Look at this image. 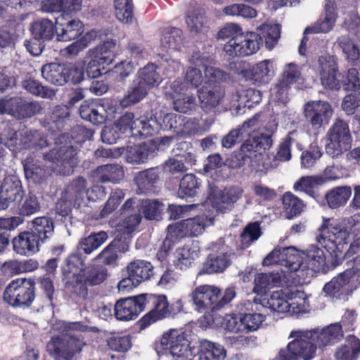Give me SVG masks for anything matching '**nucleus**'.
Masks as SVG:
<instances>
[{
    "label": "nucleus",
    "mask_w": 360,
    "mask_h": 360,
    "mask_svg": "<svg viewBox=\"0 0 360 360\" xmlns=\"http://www.w3.org/2000/svg\"><path fill=\"white\" fill-rule=\"evenodd\" d=\"M124 175L122 167L118 165H102L91 172V176L94 181L100 183L117 184L123 179Z\"/></svg>",
    "instance_id": "4be33fe9"
},
{
    "label": "nucleus",
    "mask_w": 360,
    "mask_h": 360,
    "mask_svg": "<svg viewBox=\"0 0 360 360\" xmlns=\"http://www.w3.org/2000/svg\"><path fill=\"white\" fill-rule=\"evenodd\" d=\"M183 224L187 237H194L201 234L205 227L212 225L214 220L206 216H198L184 220Z\"/></svg>",
    "instance_id": "c9c22d12"
},
{
    "label": "nucleus",
    "mask_w": 360,
    "mask_h": 360,
    "mask_svg": "<svg viewBox=\"0 0 360 360\" xmlns=\"http://www.w3.org/2000/svg\"><path fill=\"white\" fill-rule=\"evenodd\" d=\"M271 70L272 66L270 60H263L253 67L250 79L260 84L268 83L270 79Z\"/></svg>",
    "instance_id": "8fccbe9b"
},
{
    "label": "nucleus",
    "mask_w": 360,
    "mask_h": 360,
    "mask_svg": "<svg viewBox=\"0 0 360 360\" xmlns=\"http://www.w3.org/2000/svg\"><path fill=\"white\" fill-rule=\"evenodd\" d=\"M307 264L306 269L319 271L323 269L326 264V256L323 251L315 245H311L307 251Z\"/></svg>",
    "instance_id": "37998d69"
},
{
    "label": "nucleus",
    "mask_w": 360,
    "mask_h": 360,
    "mask_svg": "<svg viewBox=\"0 0 360 360\" xmlns=\"http://www.w3.org/2000/svg\"><path fill=\"white\" fill-rule=\"evenodd\" d=\"M124 197V192L119 188L114 190L110 195L104 207L101 212V216L105 217L112 213L120 204Z\"/></svg>",
    "instance_id": "338daca9"
},
{
    "label": "nucleus",
    "mask_w": 360,
    "mask_h": 360,
    "mask_svg": "<svg viewBox=\"0 0 360 360\" xmlns=\"http://www.w3.org/2000/svg\"><path fill=\"white\" fill-rule=\"evenodd\" d=\"M352 195L349 186H338L333 188L325 194L327 205L331 209H337L345 206Z\"/></svg>",
    "instance_id": "cd10ccee"
},
{
    "label": "nucleus",
    "mask_w": 360,
    "mask_h": 360,
    "mask_svg": "<svg viewBox=\"0 0 360 360\" xmlns=\"http://www.w3.org/2000/svg\"><path fill=\"white\" fill-rule=\"evenodd\" d=\"M158 178L157 171L149 169L139 172L134 178V181L141 193H146L153 190Z\"/></svg>",
    "instance_id": "a19ab883"
},
{
    "label": "nucleus",
    "mask_w": 360,
    "mask_h": 360,
    "mask_svg": "<svg viewBox=\"0 0 360 360\" xmlns=\"http://www.w3.org/2000/svg\"><path fill=\"white\" fill-rule=\"evenodd\" d=\"M56 28V26L51 20L43 18L33 22L30 30L36 39L50 40L54 36Z\"/></svg>",
    "instance_id": "72a5a7b5"
},
{
    "label": "nucleus",
    "mask_w": 360,
    "mask_h": 360,
    "mask_svg": "<svg viewBox=\"0 0 360 360\" xmlns=\"http://www.w3.org/2000/svg\"><path fill=\"white\" fill-rule=\"evenodd\" d=\"M84 260L78 254L72 255L63 269V281L65 288L74 295L83 300L88 298V283L84 274Z\"/></svg>",
    "instance_id": "20e7f679"
},
{
    "label": "nucleus",
    "mask_w": 360,
    "mask_h": 360,
    "mask_svg": "<svg viewBox=\"0 0 360 360\" xmlns=\"http://www.w3.org/2000/svg\"><path fill=\"white\" fill-rule=\"evenodd\" d=\"M117 18L124 23H129L133 19L132 0H114Z\"/></svg>",
    "instance_id": "603ef678"
},
{
    "label": "nucleus",
    "mask_w": 360,
    "mask_h": 360,
    "mask_svg": "<svg viewBox=\"0 0 360 360\" xmlns=\"http://www.w3.org/2000/svg\"><path fill=\"white\" fill-rule=\"evenodd\" d=\"M23 191L20 180L13 176L4 179L0 191V209L6 210L11 203L21 201Z\"/></svg>",
    "instance_id": "a211bd4d"
},
{
    "label": "nucleus",
    "mask_w": 360,
    "mask_h": 360,
    "mask_svg": "<svg viewBox=\"0 0 360 360\" xmlns=\"http://www.w3.org/2000/svg\"><path fill=\"white\" fill-rule=\"evenodd\" d=\"M79 114L82 119L94 124L103 123L107 117L104 105L94 103H83L79 108Z\"/></svg>",
    "instance_id": "393cba45"
},
{
    "label": "nucleus",
    "mask_w": 360,
    "mask_h": 360,
    "mask_svg": "<svg viewBox=\"0 0 360 360\" xmlns=\"http://www.w3.org/2000/svg\"><path fill=\"white\" fill-rule=\"evenodd\" d=\"M182 31L172 27L165 29L160 38V47L163 51H179L183 46Z\"/></svg>",
    "instance_id": "a878e982"
},
{
    "label": "nucleus",
    "mask_w": 360,
    "mask_h": 360,
    "mask_svg": "<svg viewBox=\"0 0 360 360\" xmlns=\"http://www.w3.org/2000/svg\"><path fill=\"white\" fill-rule=\"evenodd\" d=\"M30 231L20 233L12 240L13 251L18 255L29 257L38 252L42 243Z\"/></svg>",
    "instance_id": "6ab92c4d"
},
{
    "label": "nucleus",
    "mask_w": 360,
    "mask_h": 360,
    "mask_svg": "<svg viewBox=\"0 0 360 360\" xmlns=\"http://www.w3.org/2000/svg\"><path fill=\"white\" fill-rule=\"evenodd\" d=\"M199 249L197 247L188 245L178 248L174 253V265L180 270L190 268L198 258Z\"/></svg>",
    "instance_id": "bb28decb"
},
{
    "label": "nucleus",
    "mask_w": 360,
    "mask_h": 360,
    "mask_svg": "<svg viewBox=\"0 0 360 360\" xmlns=\"http://www.w3.org/2000/svg\"><path fill=\"white\" fill-rule=\"evenodd\" d=\"M128 275L134 277L135 283H141L148 280L153 275V267L147 261L136 259L130 262L127 267Z\"/></svg>",
    "instance_id": "c85d7f7f"
},
{
    "label": "nucleus",
    "mask_w": 360,
    "mask_h": 360,
    "mask_svg": "<svg viewBox=\"0 0 360 360\" xmlns=\"http://www.w3.org/2000/svg\"><path fill=\"white\" fill-rule=\"evenodd\" d=\"M174 109L181 113H188L195 110V98L192 96H174L173 97Z\"/></svg>",
    "instance_id": "052dcab7"
},
{
    "label": "nucleus",
    "mask_w": 360,
    "mask_h": 360,
    "mask_svg": "<svg viewBox=\"0 0 360 360\" xmlns=\"http://www.w3.org/2000/svg\"><path fill=\"white\" fill-rule=\"evenodd\" d=\"M212 248L217 253L208 256L202 271L209 274L223 272L231 264L235 253L231 248L225 245L223 239L213 243Z\"/></svg>",
    "instance_id": "9b49d317"
},
{
    "label": "nucleus",
    "mask_w": 360,
    "mask_h": 360,
    "mask_svg": "<svg viewBox=\"0 0 360 360\" xmlns=\"http://www.w3.org/2000/svg\"><path fill=\"white\" fill-rule=\"evenodd\" d=\"M300 77L301 72L297 66L294 63H289L285 65L278 81L291 86L292 84L298 81Z\"/></svg>",
    "instance_id": "774afa93"
},
{
    "label": "nucleus",
    "mask_w": 360,
    "mask_h": 360,
    "mask_svg": "<svg viewBox=\"0 0 360 360\" xmlns=\"http://www.w3.org/2000/svg\"><path fill=\"white\" fill-rule=\"evenodd\" d=\"M303 114L312 127L319 129L328 123L333 110L326 101H311L304 105Z\"/></svg>",
    "instance_id": "4468645a"
},
{
    "label": "nucleus",
    "mask_w": 360,
    "mask_h": 360,
    "mask_svg": "<svg viewBox=\"0 0 360 360\" xmlns=\"http://www.w3.org/2000/svg\"><path fill=\"white\" fill-rule=\"evenodd\" d=\"M343 331L339 323H332L321 330H292V338L285 347L278 352L279 360H311L316 356L317 351L327 345L342 340Z\"/></svg>",
    "instance_id": "f257e3e1"
},
{
    "label": "nucleus",
    "mask_w": 360,
    "mask_h": 360,
    "mask_svg": "<svg viewBox=\"0 0 360 360\" xmlns=\"http://www.w3.org/2000/svg\"><path fill=\"white\" fill-rule=\"evenodd\" d=\"M326 152L332 158H338L351 148L352 136L347 124L338 120L327 132Z\"/></svg>",
    "instance_id": "6e6552de"
},
{
    "label": "nucleus",
    "mask_w": 360,
    "mask_h": 360,
    "mask_svg": "<svg viewBox=\"0 0 360 360\" xmlns=\"http://www.w3.org/2000/svg\"><path fill=\"white\" fill-rule=\"evenodd\" d=\"M290 86L279 81L275 84L271 91V100L278 104H286L289 100Z\"/></svg>",
    "instance_id": "69168bd1"
},
{
    "label": "nucleus",
    "mask_w": 360,
    "mask_h": 360,
    "mask_svg": "<svg viewBox=\"0 0 360 360\" xmlns=\"http://www.w3.org/2000/svg\"><path fill=\"white\" fill-rule=\"evenodd\" d=\"M108 238L105 231L92 233L87 237L83 238L79 243V248L85 254L89 255L99 248Z\"/></svg>",
    "instance_id": "58836bf2"
},
{
    "label": "nucleus",
    "mask_w": 360,
    "mask_h": 360,
    "mask_svg": "<svg viewBox=\"0 0 360 360\" xmlns=\"http://www.w3.org/2000/svg\"><path fill=\"white\" fill-rule=\"evenodd\" d=\"M41 106L37 101H30L20 96H15L13 117L21 120L30 118L39 113Z\"/></svg>",
    "instance_id": "b1692460"
},
{
    "label": "nucleus",
    "mask_w": 360,
    "mask_h": 360,
    "mask_svg": "<svg viewBox=\"0 0 360 360\" xmlns=\"http://www.w3.org/2000/svg\"><path fill=\"white\" fill-rule=\"evenodd\" d=\"M243 193V190L240 187H229L219 191L213 196V206L220 212L229 210L242 197Z\"/></svg>",
    "instance_id": "aec40b11"
},
{
    "label": "nucleus",
    "mask_w": 360,
    "mask_h": 360,
    "mask_svg": "<svg viewBox=\"0 0 360 360\" xmlns=\"http://www.w3.org/2000/svg\"><path fill=\"white\" fill-rule=\"evenodd\" d=\"M146 305V295L141 294L134 297L121 299L114 306L115 316L120 321L135 319Z\"/></svg>",
    "instance_id": "ddd939ff"
},
{
    "label": "nucleus",
    "mask_w": 360,
    "mask_h": 360,
    "mask_svg": "<svg viewBox=\"0 0 360 360\" xmlns=\"http://www.w3.org/2000/svg\"><path fill=\"white\" fill-rule=\"evenodd\" d=\"M289 311L293 314L305 313L309 307L307 295L301 291L292 292L288 297Z\"/></svg>",
    "instance_id": "c03bdc74"
},
{
    "label": "nucleus",
    "mask_w": 360,
    "mask_h": 360,
    "mask_svg": "<svg viewBox=\"0 0 360 360\" xmlns=\"http://www.w3.org/2000/svg\"><path fill=\"white\" fill-rule=\"evenodd\" d=\"M337 43L346 56L348 70L342 79L344 90H355L360 88L359 75L360 74V52L356 46L347 36H341Z\"/></svg>",
    "instance_id": "423d86ee"
},
{
    "label": "nucleus",
    "mask_w": 360,
    "mask_h": 360,
    "mask_svg": "<svg viewBox=\"0 0 360 360\" xmlns=\"http://www.w3.org/2000/svg\"><path fill=\"white\" fill-rule=\"evenodd\" d=\"M336 20L335 15L332 11H326V16L323 20L315 23L312 27L305 29L307 33H326L332 30Z\"/></svg>",
    "instance_id": "13d9d810"
},
{
    "label": "nucleus",
    "mask_w": 360,
    "mask_h": 360,
    "mask_svg": "<svg viewBox=\"0 0 360 360\" xmlns=\"http://www.w3.org/2000/svg\"><path fill=\"white\" fill-rule=\"evenodd\" d=\"M220 295V289L210 285H200L191 293L193 303L199 309H217V304Z\"/></svg>",
    "instance_id": "f3484780"
},
{
    "label": "nucleus",
    "mask_w": 360,
    "mask_h": 360,
    "mask_svg": "<svg viewBox=\"0 0 360 360\" xmlns=\"http://www.w3.org/2000/svg\"><path fill=\"white\" fill-rule=\"evenodd\" d=\"M261 304L278 313L288 312L290 306L288 300H286L279 292H274L268 300H263Z\"/></svg>",
    "instance_id": "5fc2aeb1"
},
{
    "label": "nucleus",
    "mask_w": 360,
    "mask_h": 360,
    "mask_svg": "<svg viewBox=\"0 0 360 360\" xmlns=\"http://www.w3.org/2000/svg\"><path fill=\"white\" fill-rule=\"evenodd\" d=\"M261 235L259 224L257 222L249 224L240 234L242 248H246L257 240Z\"/></svg>",
    "instance_id": "e2e57ef3"
},
{
    "label": "nucleus",
    "mask_w": 360,
    "mask_h": 360,
    "mask_svg": "<svg viewBox=\"0 0 360 360\" xmlns=\"http://www.w3.org/2000/svg\"><path fill=\"white\" fill-rule=\"evenodd\" d=\"M198 355V360L224 359L226 351L220 345L205 340L200 345Z\"/></svg>",
    "instance_id": "4c0bfd02"
},
{
    "label": "nucleus",
    "mask_w": 360,
    "mask_h": 360,
    "mask_svg": "<svg viewBox=\"0 0 360 360\" xmlns=\"http://www.w3.org/2000/svg\"><path fill=\"white\" fill-rule=\"evenodd\" d=\"M115 41L112 39L107 40L86 52V58L97 59L103 64H110L113 60V51L115 48Z\"/></svg>",
    "instance_id": "c756f323"
},
{
    "label": "nucleus",
    "mask_w": 360,
    "mask_h": 360,
    "mask_svg": "<svg viewBox=\"0 0 360 360\" xmlns=\"http://www.w3.org/2000/svg\"><path fill=\"white\" fill-rule=\"evenodd\" d=\"M224 94V90L219 86L202 88L198 91V98L202 110L207 113L214 112Z\"/></svg>",
    "instance_id": "412c9836"
},
{
    "label": "nucleus",
    "mask_w": 360,
    "mask_h": 360,
    "mask_svg": "<svg viewBox=\"0 0 360 360\" xmlns=\"http://www.w3.org/2000/svg\"><path fill=\"white\" fill-rule=\"evenodd\" d=\"M324 183L325 180L321 176H303L294 184V189L304 192L307 195L316 198L318 196L316 189Z\"/></svg>",
    "instance_id": "e433bc0d"
},
{
    "label": "nucleus",
    "mask_w": 360,
    "mask_h": 360,
    "mask_svg": "<svg viewBox=\"0 0 360 360\" xmlns=\"http://www.w3.org/2000/svg\"><path fill=\"white\" fill-rule=\"evenodd\" d=\"M358 89L346 95L342 101V109L347 115H353L360 125V91Z\"/></svg>",
    "instance_id": "ea45409f"
},
{
    "label": "nucleus",
    "mask_w": 360,
    "mask_h": 360,
    "mask_svg": "<svg viewBox=\"0 0 360 360\" xmlns=\"http://www.w3.org/2000/svg\"><path fill=\"white\" fill-rule=\"evenodd\" d=\"M262 44V37L256 32L241 33L240 36L229 39L224 51L231 57L248 56L256 53Z\"/></svg>",
    "instance_id": "9d476101"
},
{
    "label": "nucleus",
    "mask_w": 360,
    "mask_h": 360,
    "mask_svg": "<svg viewBox=\"0 0 360 360\" xmlns=\"http://www.w3.org/2000/svg\"><path fill=\"white\" fill-rule=\"evenodd\" d=\"M186 23L191 32H202L207 23L205 11L200 8L190 11L186 15Z\"/></svg>",
    "instance_id": "de8ad7c7"
},
{
    "label": "nucleus",
    "mask_w": 360,
    "mask_h": 360,
    "mask_svg": "<svg viewBox=\"0 0 360 360\" xmlns=\"http://www.w3.org/2000/svg\"><path fill=\"white\" fill-rule=\"evenodd\" d=\"M216 324H220V328L233 333H244L240 316L233 314H226L223 317L215 318Z\"/></svg>",
    "instance_id": "864d4df0"
},
{
    "label": "nucleus",
    "mask_w": 360,
    "mask_h": 360,
    "mask_svg": "<svg viewBox=\"0 0 360 360\" xmlns=\"http://www.w3.org/2000/svg\"><path fill=\"white\" fill-rule=\"evenodd\" d=\"M31 226L30 231L35 234L42 243H44L53 234L54 224L50 217H37L31 221Z\"/></svg>",
    "instance_id": "7c9ffc66"
},
{
    "label": "nucleus",
    "mask_w": 360,
    "mask_h": 360,
    "mask_svg": "<svg viewBox=\"0 0 360 360\" xmlns=\"http://www.w3.org/2000/svg\"><path fill=\"white\" fill-rule=\"evenodd\" d=\"M128 162L140 164L144 162L148 157V150L146 145H136L127 148Z\"/></svg>",
    "instance_id": "bf43d9fd"
},
{
    "label": "nucleus",
    "mask_w": 360,
    "mask_h": 360,
    "mask_svg": "<svg viewBox=\"0 0 360 360\" xmlns=\"http://www.w3.org/2000/svg\"><path fill=\"white\" fill-rule=\"evenodd\" d=\"M281 266H285L289 271H304L306 269L302 254L292 247L283 248Z\"/></svg>",
    "instance_id": "2f4dec72"
},
{
    "label": "nucleus",
    "mask_w": 360,
    "mask_h": 360,
    "mask_svg": "<svg viewBox=\"0 0 360 360\" xmlns=\"http://www.w3.org/2000/svg\"><path fill=\"white\" fill-rule=\"evenodd\" d=\"M161 80L154 64H148L140 69L133 82L131 90L120 101L121 106L127 108L139 103L146 96L150 89L158 86Z\"/></svg>",
    "instance_id": "7ed1b4c3"
},
{
    "label": "nucleus",
    "mask_w": 360,
    "mask_h": 360,
    "mask_svg": "<svg viewBox=\"0 0 360 360\" xmlns=\"http://www.w3.org/2000/svg\"><path fill=\"white\" fill-rule=\"evenodd\" d=\"M145 295L146 304H150L152 309L141 319V328H146L150 323L167 317L172 312L165 295Z\"/></svg>",
    "instance_id": "dca6fc26"
},
{
    "label": "nucleus",
    "mask_w": 360,
    "mask_h": 360,
    "mask_svg": "<svg viewBox=\"0 0 360 360\" xmlns=\"http://www.w3.org/2000/svg\"><path fill=\"white\" fill-rule=\"evenodd\" d=\"M141 207L146 219L154 220L160 217L163 204L157 199H146L141 201Z\"/></svg>",
    "instance_id": "6e6d98bb"
},
{
    "label": "nucleus",
    "mask_w": 360,
    "mask_h": 360,
    "mask_svg": "<svg viewBox=\"0 0 360 360\" xmlns=\"http://www.w3.org/2000/svg\"><path fill=\"white\" fill-rule=\"evenodd\" d=\"M159 129L155 118L146 120L144 117L136 119L131 125V134L134 136L147 137L152 136Z\"/></svg>",
    "instance_id": "f704fd0d"
},
{
    "label": "nucleus",
    "mask_w": 360,
    "mask_h": 360,
    "mask_svg": "<svg viewBox=\"0 0 360 360\" xmlns=\"http://www.w3.org/2000/svg\"><path fill=\"white\" fill-rule=\"evenodd\" d=\"M156 351L160 358L190 359L193 356L185 333L176 329H171L163 334Z\"/></svg>",
    "instance_id": "39448f33"
},
{
    "label": "nucleus",
    "mask_w": 360,
    "mask_h": 360,
    "mask_svg": "<svg viewBox=\"0 0 360 360\" xmlns=\"http://www.w3.org/2000/svg\"><path fill=\"white\" fill-rule=\"evenodd\" d=\"M282 202L285 217L288 219L300 214L303 210L302 201L291 193H285Z\"/></svg>",
    "instance_id": "79ce46f5"
},
{
    "label": "nucleus",
    "mask_w": 360,
    "mask_h": 360,
    "mask_svg": "<svg viewBox=\"0 0 360 360\" xmlns=\"http://www.w3.org/2000/svg\"><path fill=\"white\" fill-rule=\"evenodd\" d=\"M44 158L55 165V171L63 176L73 174L78 162L77 151L71 145L56 147L43 155Z\"/></svg>",
    "instance_id": "1a4fd4ad"
},
{
    "label": "nucleus",
    "mask_w": 360,
    "mask_h": 360,
    "mask_svg": "<svg viewBox=\"0 0 360 360\" xmlns=\"http://www.w3.org/2000/svg\"><path fill=\"white\" fill-rule=\"evenodd\" d=\"M244 333L257 330L262 323L265 320V316L260 313H248L240 316Z\"/></svg>",
    "instance_id": "0e129e2a"
},
{
    "label": "nucleus",
    "mask_w": 360,
    "mask_h": 360,
    "mask_svg": "<svg viewBox=\"0 0 360 360\" xmlns=\"http://www.w3.org/2000/svg\"><path fill=\"white\" fill-rule=\"evenodd\" d=\"M321 84L330 89H340V82L336 76L338 73V59L331 55H323L318 58V68Z\"/></svg>",
    "instance_id": "2eb2a0df"
},
{
    "label": "nucleus",
    "mask_w": 360,
    "mask_h": 360,
    "mask_svg": "<svg viewBox=\"0 0 360 360\" xmlns=\"http://www.w3.org/2000/svg\"><path fill=\"white\" fill-rule=\"evenodd\" d=\"M22 86L31 94L43 98H51L55 95V92L53 90L47 89L39 82L32 79L22 81Z\"/></svg>",
    "instance_id": "680f3d73"
},
{
    "label": "nucleus",
    "mask_w": 360,
    "mask_h": 360,
    "mask_svg": "<svg viewBox=\"0 0 360 360\" xmlns=\"http://www.w3.org/2000/svg\"><path fill=\"white\" fill-rule=\"evenodd\" d=\"M352 277V271L345 270L326 283L324 285L323 290L328 294L334 295L347 285Z\"/></svg>",
    "instance_id": "49530a36"
},
{
    "label": "nucleus",
    "mask_w": 360,
    "mask_h": 360,
    "mask_svg": "<svg viewBox=\"0 0 360 360\" xmlns=\"http://www.w3.org/2000/svg\"><path fill=\"white\" fill-rule=\"evenodd\" d=\"M84 345L83 340L77 336L54 337L47 344V351L53 358L68 360L81 352Z\"/></svg>",
    "instance_id": "f8f14e48"
},
{
    "label": "nucleus",
    "mask_w": 360,
    "mask_h": 360,
    "mask_svg": "<svg viewBox=\"0 0 360 360\" xmlns=\"http://www.w3.org/2000/svg\"><path fill=\"white\" fill-rule=\"evenodd\" d=\"M66 68L58 63H49L41 68L43 77L49 82L56 85H63L66 83Z\"/></svg>",
    "instance_id": "473e14b6"
},
{
    "label": "nucleus",
    "mask_w": 360,
    "mask_h": 360,
    "mask_svg": "<svg viewBox=\"0 0 360 360\" xmlns=\"http://www.w3.org/2000/svg\"><path fill=\"white\" fill-rule=\"evenodd\" d=\"M360 354V340L356 338H352L348 345L340 347L335 354L338 360H352L357 359Z\"/></svg>",
    "instance_id": "a18cd8bd"
},
{
    "label": "nucleus",
    "mask_w": 360,
    "mask_h": 360,
    "mask_svg": "<svg viewBox=\"0 0 360 360\" xmlns=\"http://www.w3.org/2000/svg\"><path fill=\"white\" fill-rule=\"evenodd\" d=\"M359 223L358 217L352 216L340 220L326 219L320 227L316 240L330 252L335 265L356 252L355 242L347 249V246L350 234L359 231Z\"/></svg>",
    "instance_id": "f03ea898"
},
{
    "label": "nucleus",
    "mask_w": 360,
    "mask_h": 360,
    "mask_svg": "<svg viewBox=\"0 0 360 360\" xmlns=\"http://www.w3.org/2000/svg\"><path fill=\"white\" fill-rule=\"evenodd\" d=\"M84 32L83 24L79 20H71L56 25V33L59 41H69L78 38Z\"/></svg>",
    "instance_id": "5701e85b"
},
{
    "label": "nucleus",
    "mask_w": 360,
    "mask_h": 360,
    "mask_svg": "<svg viewBox=\"0 0 360 360\" xmlns=\"http://www.w3.org/2000/svg\"><path fill=\"white\" fill-rule=\"evenodd\" d=\"M198 188L199 183L195 176L193 174H186L180 181L177 193L181 198L193 197L196 195Z\"/></svg>",
    "instance_id": "09e8293b"
},
{
    "label": "nucleus",
    "mask_w": 360,
    "mask_h": 360,
    "mask_svg": "<svg viewBox=\"0 0 360 360\" xmlns=\"http://www.w3.org/2000/svg\"><path fill=\"white\" fill-rule=\"evenodd\" d=\"M24 170L27 179H32L34 182L41 183L44 180L48 173L46 170L39 164L27 160L24 164Z\"/></svg>",
    "instance_id": "4d7b16f0"
},
{
    "label": "nucleus",
    "mask_w": 360,
    "mask_h": 360,
    "mask_svg": "<svg viewBox=\"0 0 360 360\" xmlns=\"http://www.w3.org/2000/svg\"><path fill=\"white\" fill-rule=\"evenodd\" d=\"M87 181L82 176L74 179L65 188V193L67 200H76L86 190Z\"/></svg>",
    "instance_id": "3c124183"
},
{
    "label": "nucleus",
    "mask_w": 360,
    "mask_h": 360,
    "mask_svg": "<svg viewBox=\"0 0 360 360\" xmlns=\"http://www.w3.org/2000/svg\"><path fill=\"white\" fill-rule=\"evenodd\" d=\"M35 298V282L32 278L12 281L4 293V300L15 307H30Z\"/></svg>",
    "instance_id": "0eeeda50"
}]
</instances>
